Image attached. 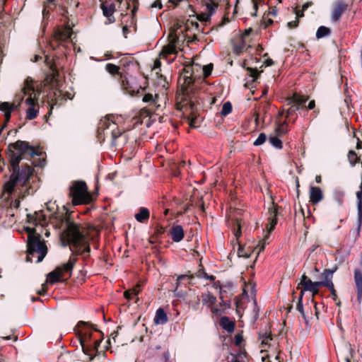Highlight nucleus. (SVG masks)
<instances>
[{"label":"nucleus","instance_id":"1","mask_svg":"<svg viewBox=\"0 0 362 362\" xmlns=\"http://www.w3.org/2000/svg\"><path fill=\"white\" fill-rule=\"evenodd\" d=\"M62 226L64 228L60 235L63 246L70 245L71 251L78 255L89 252L90 247L83 228L66 216H62Z\"/></svg>","mask_w":362,"mask_h":362},{"label":"nucleus","instance_id":"2","mask_svg":"<svg viewBox=\"0 0 362 362\" xmlns=\"http://www.w3.org/2000/svg\"><path fill=\"white\" fill-rule=\"evenodd\" d=\"M23 98L25 104L28 106L25 110L26 119L31 120L37 116L40 106L38 103L39 93L35 90L33 80L28 78L23 88Z\"/></svg>","mask_w":362,"mask_h":362},{"label":"nucleus","instance_id":"3","mask_svg":"<svg viewBox=\"0 0 362 362\" xmlns=\"http://www.w3.org/2000/svg\"><path fill=\"white\" fill-rule=\"evenodd\" d=\"M28 233V252L29 255H37L36 262H40L45 258L47 252V248L44 240L40 239V235H35L36 230L33 228H27Z\"/></svg>","mask_w":362,"mask_h":362},{"label":"nucleus","instance_id":"4","mask_svg":"<svg viewBox=\"0 0 362 362\" xmlns=\"http://www.w3.org/2000/svg\"><path fill=\"white\" fill-rule=\"evenodd\" d=\"M10 151V162L11 166L18 165L23 157L32 158L35 155H38V153L35 148L30 146L28 142L23 141H17L15 143L10 144L8 146Z\"/></svg>","mask_w":362,"mask_h":362},{"label":"nucleus","instance_id":"5","mask_svg":"<svg viewBox=\"0 0 362 362\" xmlns=\"http://www.w3.org/2000/svg\"><path fill=\"white\" fill-rule=\"evenodd\" d=\"M13 173L10 177V180L4 185V189L8 194L14 190V187L17 184L24 185L33 174V168L28 165L12 166Z\"/></svg>","mask_w":362,"mask_h":362},{"label":"nucleus","instance_id":"6","mask_svg":"<svg viewBox=\"0 0 362 362\" xmlns=\"http://www.w3.org/2000/svg\"><path fill=\"white\" fill-rule=\"evenodd\" d=\"M69 195L72 198L74 205L88 204L91 198L88 192V187L86 182L83 181H75L69 189Z\"/></svg>","mask_w":362,"mask_h":362},{"label":"nucleus","instance_id":"7","mask_svg":"<svg viewBox=\"0 0 362 362\" xmlns=\"http://www.w3.org/2000/svg\"><path fill=\"white\" fill-rule=\"evenodd\" d=\"M76 262V257L74 256L71 257L66 263L57 267L47 275V281L52 284L61 281L66 273H68L69 276H70Z\"/></svg>","mask_w":362,"mask_h":362},{"label":"nucleus","instance_id":"8","mask_svg":"<svg viewBox=\"0 0 362 362\" xmlns=\"http://www.w3.org/2000/svg\"><path fill=\"white\" fill-rule=\"evenodd\" d=\"M78 328L80 332L79 342L82 347L83 352L88 356L90 360L92 361L93 356L90 353V349L88 347L89 340L92 334L88 329V323L81 322L78 324Z\"/></svg>","mask_w":362,"mask_h":362},{"label":"nucleus","instance_id":"9","mask_svg":"<svg viewBox=\"0 0 362 362\" xmlns=\"http://www.w3.org/2000/svg\"><path fill=\"white\" fill-rule=\"evenodd\" d=\"M306 100L307 98L303 95L296 93L294 94L293 98L288 100V105H289L290 107L287 110V116L294 114Z\"/></svg>","mask_w":362,"mask_h":362},{"label":"nucleus","instance_id":"10","mask_svg":"<svg viewBox=\"0 0 362 362\" xmlns=\"http://www.w3.org/2000/svg\"><path fill=\"white\" fill-rule=\"evenodd\" d=\"M99 129L105 130L107 134L110 133L114 137L118 136L117 133L115 132L117 124L110 117H105L100 121Z\"/></svg>","mask_w":362,"mask_h":362},{"label":"nucleus","instance_id":"11","mask_svg":"<svg viewBox=\"0 0 362 362\" xmlns=\"http://www.w3.org/2000/svg\"><path fill=\"white\" fill-rule=\"evenodd\" d=\"M73 34L72 30L69 26H66L65 28L57 29L54 35V40L59 42V41H67L71 37Z\"/></svg>","mask_w":362,"mask_h":362},{"label":"nucleus","instance_id":"12","mask_svg":"<svg viewBox=\"0 0 362 362\" xmlns=\"http://www.w3.org/2000/svg\"><path fill=\"white\" fill-rule=\"evenodd\" d=\"M20 106V103H11L8 102H3L0 103V110L4 113L5 119L8 122L11 118V113L17 110Z\"/></svg>","mask_w":362,"mask_h":362},{"label":"nucleus","instance_id":"13","mask_svg":"<svg viewBox=\"0 0 362 362\" xmlns=\"http://www.w3.org/2000/svg\"><path fill=\"white\" fill-rule=\"evenodd\" d=\"M269 216L268 217V223L267 224V229L268 233H269L273 230L275 226L277 223L276 216H277V209L276 206L272 204V207L269 208Z\"/></svg>","mask_w":362,"mask_h":362},{"label":"nucleus","instance_id":"14","mask_svg":"<svg viewBox=\"0 0 362 362\" xmlns=\"http://www.w3.org/2000/svg\"><path fill=\"white\" fill-rule=\"evenodd\" d=\"M101 9L103 15L107 18L108 23H114L115 19L113 16L115 11V6L113 4H103L101 5Z\"/></svg>","mask_w":362,"mask_h":362},{"label":"nucleus","instance_id":"15","mask_svg":"<svg viewBox=\"0 0 362 362\" xmlns=\"http://www.w3.org/2000/svg\"><path fill=\"white\" fill-rule=\"evenodd\" d=\"M323 199V193L318 187H310V201L313 204H316Z\"/></svg>","mask_w":362,"mask_h":362},{"label":"nucleus","instance_id":"16","mask_svg":"<svg viewBox=\"0 0 362 362\" xmlns=\"http://www.w3.org/2000/svg\"><path fill=\"white\" fill-rule=\"evenodd\" d=\"M346 8V5L341 1L337 2L335 8L333 9L331 16V20L333 22H337Z\"/></svg>","mask_w":362,"mask_h":362},{"label":"nucleus","instance_id":"17","mask_svg":"<svg viewBox=\"0 0 362 362\" xmlns=\"http://www.w3.org/2000/svg\"><path fill=\"white\" fill-rule=\"evenodd\" d=\"M170 235L174 242L179 243L184 238V230L181 226H173L170 230Z\"/></svg>","mask_w":362,"mask_h":362},{"label":"nucleus","instance_id":"18","mask_svg":"<svg viewBox=\"0 0 362 362\" xmlns=\"http://www.w3.org/2000/svg\"><path fill=\"white\" fill-rule=\"evenodd\" d=\"M300 285L303 287L301 291H303V293L305 291H310L313 293V295H315L313 282L305 275L302 276Z\"/></svg>","mask_w":362,"mask_h":362},{"label":"nucleus","instance_id":"19","mask_svg":"<svg viewBox=\"0 0 362 362\" xmlns=\"http://www.w3.org/2000/svg\"><path fill=\"white\" fill-rule=\"evenodd\" d=\"M176 52V46L173 41L170 42L167 45L164 46L160 53L161 57H167L170 54Z\"/></svg>","mask_w":362,"mask_h":362},{"label":"nucleus","instance_id":"20","mask_svg":"<svg viewBox=\"0 0 362 362\" xmlns=\"http://www.w3.org/2000/svg\"><path fill=\"white\" fill-rule=\"evenodd\" d=\"M168 321V317L164 310L162 308H158L156 310V316L154 319V322L156 324H161L163 325L166 323Z\"/></svg>","mask_w":362,"mask_h":362},{"label":"nucleus","instance_id":"21","mask_svg":"<svg viewBox=\"0 0 362 362\" xmlns=\"http://www.w3.org/2000/svg\"><path fill=\"white\" fill-rule=\"evenodd\" d=\"M220 324L222 328L228 332L231 333L234 331L235 324L228 317H222Z\"/></svg>","mask_w":362,"mask_h":362},{"label":"nucleus","instance_id":"22","mask_svg":"<svg viewBox=\"0 0 362 362\" xmlns=\"http://www.w3.org/2000/svg\"><path fill=\"white\" fill-rule=\"evenodd\" d=\"M259 340L261 341V351H266V347L270 346V343L272 341V338L270 336V334L265 332L263 334L259 336Z\"/></svg>","mask_w":362,"mask_h":362},{"label":"nucleus","instance_id":"23","mask_svg":"<svg viewBox=\"0 0 362 362\" xmlns=\"http://www.w3.org/2000/svg\"><path fill=\"white\" fill-rule=\"evenodd\" d=\"M202 299L203 303L210 308L212 307L216 301V298L209 292L203 293L202 296Z\"/></svg>","mask_w":362,"mask_h":362},{"label":"nucleus","instance_id":"24","mask_svg":"<svg viewBox=\"0 0 362 362\" xmlns=\"http://www.w3.org/2000/svg\"><path fill=\"white\" fill-rule=\"evenodd\" d=\"M149 218V211L146 208H141L139 213L135 214V218L139 222H143Z\"/></svg>","mask_w":362,"mask_h":362},{"label":"nucleus","instance_id":"25","mask_svg":"<svg viewBox=\"0 0 362 362\" xmlns=\"http://www.w3.org/2000/svg\"><path fill=\"white\" fill-rule=\"evenodd\" d=\"M354 281L357 290L362 291V272L359 269L354 270Z\"/></svg>","mask_w":362,"mask_h":362},{"label":"nucleus","instance_id":"26","mask_svg":"<svg viewBox=\"0 0 362 362\" xmlns=\"http://www.w3.org/2000/svg\"><path fill=\"white\" fill-rule=\"evenodd\" d=\"M139 292H140L139 285H136L134 287H133L132 288L126 291L124 293V296L127 299L129 300L132 298L133 296L138 295L139 293Z\"/></svg>","mask_w":362,"mask_h":362},{"label":"nucleus","instance_id":"27","mask_svg":"<svg viewBox=\"0 0 362 362\" xmlns=\"http://www.w3.org/2000/svg\"><path fill=\"white\" fill-rule=\"evenodd\" d=\"M269 144L277 149L282 148V141L278 136H270L269 138Z\"/></svg>","mask_w":362,"mask_h":362},{"label":"nucleus","instance_id":"28","mask_svg":"<svg viewBox=\"0 0 362 362\" xmlns=\"http://www.w3.org/2000/svg\"><path fill=\"white\" fill-rule=\"evenodd\" d=\"M329 33H330L329 28H328L325 26H320L316 32V37H317V38L320 39V38L327 36Z\"/></svg>","mask_w":362,"mask_h":362},{"label":"nucleus","instance_id":"29","mask_svg":"<svg viewBox=\"0 0 362 362\" xmlns=\"http://www.w3.org/2000/svg\"><path fill=\"white\" fill-rule=\"evenodd\" d=\"M119 66L113 64H107L105 65V70L112 75L119 74Z\"/></svg>","mask_w":362,"mask_h":362},{"label":"nucleus","instance_id":"30","mask_svg":"<svg viewBox=\"0 0 362 362\" xmlns=\"http://www.w3.org/2000/svg\"><path fill=\"white\" fill-rule=\"evenodd\" d=\"M303 291H300V295L298 299V302L296 304V310L302 315L303 317H305L304 309L303 305Z\"/></svg>","mask_w":362,"mask_h":362},{"label":"nucleus","instance_id":"31","mask_svg":"<svg viewBox=\"0 0 362 362\" xmlns=\"http://www.w3.org/2000/svg\"><path fill=\"white\" fill-rule=\"evenodd\" d=\"M241 227L242 223L240 221L236 219L235 223V228L233 229V234L237 240L241 236Z\"/></svg>","mask_w":362,"mask_h":362},{"label":"nucleus","instance_id":"32","mask_svg":"<svg viewBox=\"0 0 362 362\" xmlns=\"http://www.w3.org/2000/svg\"><path fill=\"white\" fill-rule=\"evenodd\" d=\"M335 270H331V269H325L322 273V278L323 279L322 281H330L332 279L333 274Z\"/></svg>","mask_w":362,"mask_h":362},{"label":"nucleus","instance_id":"33","mask_svg":"<svg viewBox=\"0 0 362 362\" xmlns=\"http://www.w3.org/2000/svg\"><path fill=\"white\" fill-rule=\"evenodd\" d=\"M267 140V136L264 133H261L259 134L258 137L253 142V144L256 146H261Z\"/></svg>","mask_w":362,"mask_h":362},{"label":"nucleus","instance_id":"34","mask_svg":"<svg viewBox=\"0 0 362 362\" xmlns=\"http://www.w3.org/2000/svg\"><path fill=\"white\" fill-rule=\"evenodd\" d=\"M232 111V105L230 102H226L223 104L221 110V115H227Z\"/></svg>","mask_w":362,"mask_h":362},{"label":"nucleus","instance_id":"35","mask_svg":"<svg viewBox=\"0 0 362 362\" xmlns=\"http://www.w3.org/2000/svg\"><path fill=\"white\" fill-rule=\"evenodd\" d=\"M348 159L351 165H354L358 161V156L355 151H350L348 153Z\"/></svg>","mask_w":362,"mask_h":362},{"label":"nucleus","instance_id":"36","mask_svg":"<svg viewBox=\"0 0 362 362\" xmlns=\"http://www.w3.org/2000/svg\"><path fill=\"white\" fill-rule=\"evenodd\" d=\"M357 216L358 223V229L360 228L362 223V204L357 203Z\"/></svg>","mask_w":362,"mask_h":362},{"label":"nucleus","instance_id":"37","mask_svg":"<svg viewBox=\"0 0 362 362\" xmlns=\"http://www.w3.org/2000/svg\"><path fill=\"white\" fill-rule=\"evenodd\" d=\"M163 8V4L160 0H156L153 3H152L149 6L148 8L151 11L153 10H160Z\"/></svg>","mask_w":362,"mask_h":362},{"label":"nucleus","instance_id":"38","mask_svg":"<svg viewBox=\"0 0 362 362\" xmlns=\"http://www.w3.org/2000/svg\"><path fill=\"white\" fill-rule=\"evenodd\" d=\"M100 344V340H95L93 343V344H90L88 343V347L90 349V353L94 356V354H93V351H97L98 348L99 347Z\"/></svg>","mask_w":362,"mask_h":362},{"label":"nucleus","instance_id":"39","mask_svg":"<svg viewBox=\"0 0 362 362\" xmlns=\"http://www.w3.org/2000/svg\"><path fill=\"white\" fill-rule=\"evenodd\" d=\"M143 101L144 103H154L156 102L154 97L153 96L152 94H150V93H147V94L144 95V96L143 98Z\"/></svg>","mask_w":362,"mask_h":362},{"label":"nucleus","instance_id":"40","mask_svg":"<svg viewBox=\"0 0 362 362\" xmlns=\"http://www.w3.org/2000/svg\"><path fill=\"white\" fill-rule=\"evenodd\" d=\"M245 49V42H243L241 45H235L234 46V52L236 54H239L241 52H243Z\"/></svg>","mask_w":362,"mask_h":362},{"label":"nucleus","instance_id":"41","mask_svg":"<svg viewBox=\"0 0 362 362\" xmlns=\"http://www.w3.org/2000/svg\"><path fill=\"white\" fill-rule=\"evenodd\" d=\"M217 7H218V5L215 3L207 4L206 8L209 13L210 16L214 13V11L216 10V8Z\"/></svg>","mask_w":362,"mask_h":362},{"label":"nucleus","instance_id":"42","mask_svg":"<svg viewBox=\"0 0 362 362\" xmlns=\"http://www.w3.org/2000/svg\"><path fill=\"white\" fill-rule=\"evenodd\" d=\"M264 2V0H252L253 8L255 10V13H252V16H256V11H257V8L259 5L262 4Z\"/></svg>","mask_w":362,"mask_h":362},{"label":"nucleus","instance_id":"43","mask_svg":"<svg viewBox=\"0 0 362 362\" xmlns=\"http://www.w3.org/2000/svg\"><path fill=\"white\" fill-rule=\"evenodd\" d=\"M203 70L205 76H209L212 70V64L204 66Z\"/></svg>","mask_w":362,"mask_h":362},{"label":"nucleus","instance_id":"44","mask_svg":"<svg viewBox=\"0 0 362 362\" xmlns=\"http://www.w3.org/2000/svg\"><path fill=\"white\" fill-rule=\"evenodd\" d=\"M313 284H314L315 293L316 294L318 293L319 288L321 286H324V281H315V282H313Z\"/></svg>","mask_w":362,"mask_h":362},{"label":"nucleus","instance_id":"45","mask_svg":"<svg viewBox=\"0 0 362 362\" xmlns=\"http://www.w3.org/2000/svg\"><path fill=\"white\" fill-rule=\"evenodd\" d=\"M324 286L327 287L330 291L334 289V284L332 282V279L330 281H324Z\"/></svg>","mask_w":362,"mask_h":362},{"label":"nucleus","instance_id":"46","mask_svg":"<svg viewBox=\"0 0 362 362\" xmlns=\"http://www.w3.org/2000/svg\"><path fill=\"white\" fill-rule=\"evenodd\" d=\"M211 313L215 316H220L222 314V311L216 308L211 307Z\"/></svg>","mask_w":362,"mask_h":362},{"label":"nucleus","instance_id":"47","mask_svg":"<svg viewBox=\"0 0 362 362\" xmlns=\"http://www.w3.org/2000/svg\"><path fill=\"white\" fill-rule=\"evenodd\" d=\"M250 76L253 78H256L259 74V72L257 69H249Z\"/></svg>","mask_w":362,"mask_h":362},{"label":"nucleus","instance_id":"48","mask_svg":"<svg viewBox=\"0 0 362 362\" xmlns=\"http://www.w3.org/2000/svg\"><path fill=\"white\" fill-rule=\"evenodd\" d=\"M238 254L239 257H248L250 256V255L245 252L241 247H239Z\"/></svg>","mask_w":362,"mask_h":362},{"label":"nucleus","instance_id":"49","mask_svg":"<svg viewBox=\"0 0 362 362\" xmlns=\"http://www.w3.org/2000/svg\"><path fill=\"white\" fill-rule=\"evenodd\" d=\"M243 341V337L240 334H237L235 337V342L236 345H240Z\"/></svg>","mask_w":362,"mask_h":362},{"label":"nucleus","instance_id":"50","mask_svg":"<svg viewBox=\"0 0 362 362\" xmlns=\"http://www.w3.org/2000/svg\"><path fill=\"white\" fill-rule=\"evenodd\" d=\"M298 19H296V21H293L288 22V27L289 28H296L298 25Z\"/></svg>","mask_w":362,"mask_h":362},{"label":"nucleus","instance_id":"51","mask_svg":"<svg viewBox=\"0 0 362 362\" xmlns=\"http://www.w3.org/2000/svg\"><path fill=\"white\" fill-rule=\"evenodd\" d=\"M265 245H266V240H264V242L262 243H261V245H258V247L256 248V250H258V251L257 252V255H259L260 252L264 250V249L265 247Z\"/></svg>","mask_w":362,"mask_h":362},{"label":"nucleus","instance_id":"52","mask_svg":"<svg viewBox=\"0 0 362 362\" xmlns=\"http://www.w3.org/2000/svg\"><path fill=\"white\" fill-rule=\"evenodd\" d=\"M209 14H202L199 16V19L203 21H207L210 18Z\"/></svg>","mask_w":362,"mask_h":362},{"label":"nucleus","instance_id":"53","mask_svg":"<svg viewBox=\"0 0 362 362\" xmlns=\"http://www.w3.org/2000/svg\"><path fill=\"white\" fill-rule=\"evenodd\" d=\"M117 335H118V331H115V332H113L111 334V335H110L111 339H112L114 341H115V339H116V337H117Z\"/></svg>","mask_w":362,"mask_h":362},{"label":"nucleus","instance_id":"54","mask_svg":"<svg viewBox=\"0 0 362 362\" xmlns=\"http://www.w3.org/2000/svg\"><path fill=\"white\" fill-rule=\"evenodd\" d=\"M315 103L314 100H311L308 105V108L312 110L315 107Z\"/></svg>","mask_w":362,"mask_h":362},{"label":"nucleus","instance_id":"55","mask_svg":"<svg viewBox=\"0 0 362 362\" xmlns=\"http://www.w3.org/2000/svg\"><path fill=\"white\" fill-rule=\"evenodd\" d=\"M357 298L358 302L361 301L362 299V291H360V290H357Z\"/></svg>","mask_w":362,"mask_h":362},{"label":"nucleus","instance_id":"56","mask_svg":"<svg viewBox=\"0 0 362 362\" xmlns=\"http://www.w3.org/2000/svg\"><path fill=\"white\" fill-rule=\"evenodd\" d=\"M264 64H266L267 66H269L272 65L274 64V62H273L272 59H267L265 60Z\"/></svg>","mask_w":362,"mask_h":362},{"label":"nucleus","instance_id":"57","mask_svg":"<svg viewBox=\"0 0 362 362\" xmlns=\"http://www.w3.org/2000/svg\"><path fill=\"white\" fill-rule=\"evenodd\" d=\"M312 4L311 2H307L303 6V11H305Z\"/></svg>","mask_w":362,"mask_h":362},{"label":"nucleus","instance_id":"58","mask_svg":"<svg viewBox=\"0 0 362 362\" xmlns=\"http://www.w3.org/2000/svg\"><path fill=\"white\" fill-rule=\"evenodd\" d=\"M331 291V293H332V296L334 298V300H336V298H337V292H336V290L335 289H332L330 291Z\"/></svg>","mask_w":362,"mask_h":362},{"label":"nucleus","instance_id":"59","mask_svg":"<svg viewBox=\"0 0 362 362\" xmlns=\"http://www.w3.org/2000/svg\"><path fill=\"white\" fill-rule=\"evenodd\" d=\"M194 120H195L194 119H189V124L190 127H195V122H194Z\"/></svg>","mask_w":362,"mask_h":362},{"label":"nucleus","instance_id":"60","mask_svg":"<svg viewBox=\"0 0 362 362\" xmlns=\"http://www.w3.org/2000/svg\"><path fill=\"white\" fill-rule=\"evenodd\" d=\"M296 18L298 19L300 17L303 16V11H302L301 13L299 11H296Z\"/></svg>","mask_w":362,"mask_h":362},{"label":"nucleus","instance_id":"61","mask_svg":"<svg viewBox=\"0 0 362 362\" xmlns=\"http://www.w3.org/2000/svg\"><path fill=\"white\" fill-rule=\"evenodd\" d=\"M169 2L173 4H177L180 2L182 1L183 0H168Z\"/></svg>","mask_w":362,"mask_h":362},{"label":"nucleus","instance_id":"62","mask_svg":"<svg viewBox=\"0 0 362 362\" xmlns=\"http://www.w3.org/2000/svg\"><path fill=\"white\" fill-rule=\"evenodd\" d=\"M160 61L158 59L156 60L155 64H154V69L158 68L160 66Z\"/></svg>","mask_w":362,"mask_h":362},{"label":"nucleus","instance_id":"63","mask_svg":"<svg viewBox=\"0 0 362 362\" xmlns=\"http://www.w3.org/2000/svg\"><path fill=\"white\" fill-rule=\"evenodd\" d=\"M321 180H322V178H321L320 175H317L315 177V181H316L317 183H320Z\"/></svg>","mask_w":362,"mask_h":362},{"label":"nucleus","instance_id":"64","mask_svg":"<svg viewBox=\"0 0 362 362\" xmlns=\"http://www.w3.org/2000/svg\"><path fill=\"white\" fill-rule=\"evenodd\" d=\"M276 132H277L278 134H282V133H283V132H284V130L281 129V127H279V128H277V129H276Z\"/></svg>","mask_w":362,"mask_h":362}]
</instances>
